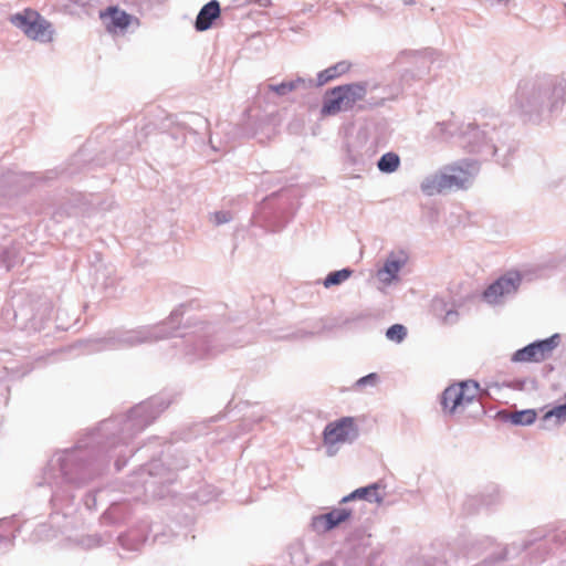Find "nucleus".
<instances>
[{
    "label": "nucleus",
    "mask_w": 566,
    "mask_h": 566,
    "mask_svg": "<svg viewBox=\"0 0 566 566\" xmlns=\"http://www.w3.org/2000/svg\"><path fill=\"white\" fill-rule=\"evenodd\" d=\"M493 502H494L493 500H482V503L485 504V505H490Z\"/></svg>",
    "instance_id": "obj_48"
},
{
    "label": "nucleus",
    "mask_w": 566,
    "mask_h": 566,
    "mask_svg": "<svg viewBox=\"0 0 566 566\" xmlns=\"http://www.w3.org/2000/svg\"><path fill=\"white\" fill-rule=\"evenodd\" d=\"M312 9H313V4L308 6V8H306V9H303V11H304V12H305V11H312Z\"/></svg>",
    "instance_id": "obj_51"
},
{
    "label": "nucleus",
    "mask_w": 566,
    "mask_h": 566,
    "mask_svg": "<svg viewBox=\"0 0 566 566\" xmlns=\"http://www.w3.org/2000/svg\"><path fill=\"white\" fill-rule=\"evenodd\" d=\"M524 384H525V381H524V380H515V381L511 385V387H512L513 389L522 390V389L524 388Z\"/></svg>",
    "instance_id": "obj_42"
},
{
    "label": "nucleus",
    "mask_w": 566,
    "mask_h": 566,
    "mask_svg": "<svg viewBox=\"0 0 566 566\" xmlns=\"http://www.w3.org/2000/svg\"><path fill=\"white\" fill-rule=\"evenodd\" d=\"M348 111H352V108L343 85L335 86L326 92L321 108L323 116H334L340 112Z\"/></svg>",
    "instance_id": "obj_13"
},
{
    "label": "nucleus",
    "mask_w": 566,
    "mask_h": 566,
    "mask_svg": "<svg viewBox=\"0 0 566 566\" xmlns=\"http://www.w3.org/2000/svg\"><path fill=\"white\" fill-rule=\"evenodd\" d=\"M88 541L91 542L88 544L90 546H98L99 545V541L96 538H90Z\"/></svg>",
    "instance_id": "obj_46"
},
{
    "label": "nucleus",
    "mask_w": 566,
    "mask_h": 566,
    "mask_svg": "<svg viewBox=\"0 0 566 566\" xmlns=\"http://www.w3.org/2000/svg\"><path fill=\"white\" fill-rule=\"evenodd\" d=\"M45 315H41L38 317L34 314H30V308L28 306H20L18 310L14 311V319L17 322V325L21 328H39L42 324Z\"/></svg>",
    "instance_id": "obj_23"
},
{
    "label": "nucleus",
    "mask_w": 566,
    "mask_h": 566,
    "mask_svg": "<svg viewBox=\"0 0 566 566\" xmlns=\"http://www.w3.org/2000/svg\"><path fill=\"white\" fill-rule=\"evenodd\" d=\"M197 118H198L199 120H201V122L207 123V120H206V119H203L202 117L197 116Z\"/></svg>",
    "instance_id": "obj_52"
},
{
    "label": "nucleus",
    "mask_w": 566,
    "mask_h": 566,
    "mask_svg": "<svg viewBox=\"0 0 566 566\" xmlns=\"http://www.w3.org/2000/svg\"><path fill=\"white\" fill-rule=\"evenodd\" d=\"M532 344L535 349V355L537 356V359L541 363L549 358L553 355L554 350L559 346L560 335L556 333L548 338L537 339Z\"/></svg>",
    "instance_id": "obj_21"
},
{
    "label": "nucleus",
    "mask_w": 566,
    "mask_h": 566,
    "mask_svg": "<svg viewBox=\"0 0 566 566\" xmlns=\"http://www.w3.org/2000/svg\"><path fill=\"white\" fill-rule=\"evenodd\" d=\"M563 566H566V563Z\"/></svg>",
    "instance_id": "obj_53"
},
{
    "label": "nucleus",
    "mask_w": 566,
    "mask_h": 566,
    "mask_svg": "<svg viewBox=\"0 0 566 566\" xmlns=\"http://www.w3.org/2000/svg\"><path fill=\"white\" fill-rule=\"evenodd\" d=\"M99 18L109 32L125 30L130 24L132 15L115 6L108 7L105 11H101Z\"/></svg>",
    "instance_id": "obj_15"
},
{
    "label": "nucleus",
    "mask_w": 566,
    "mask_h": 566,
    "mask_svg": "<svg viewBox=\"0 0 566 566\" xmlns=\"http://www.w3.org/2000/svg\"><path fill=\"white\" fill-rule=\"evenodd\" d=\"M294 85V91L298 88L307 90L314 86V81L312 78H305L298 76L295 80L290 81Z\"/></svg>",
    "instance_id": "obj_37"
},
{
    "label": "nucleus",
    "mask_w": 566,
    "mask_h": 566,
    "mask_svg": "<svg viewBox=\"0 0 566 566\" xmlns=\"http://www.w3.org/2000/svg\"><path fill=\"white\" fill-rule=\"evenodd\" d=\"M511 360L514 363H539L532 343L517 349Z\"/></svg>",
    "instance_id": "obj_29"
},
{
    "label": "nucleus",
    "mask_w": 566,
    "mask_h": 566,
    "mask_svg": "<svg viewBox=\"0 0 566 566\" xmlns=\"http://www.w3.org/2000/svg\"><path fill=\"white\" fill-rule=\"evenodd\" d=\"M447 304L442 298H434L432 308L434 315L441 317L446 324H454L458 321L459 314L453 308H446Z\"/></svg>",
    "instance_id": "obj_25"
},
{
    "label": "nucleus",
    "mask_w": 566,
    "mask_h": 566,
    "mask_svg": "<svg viewBox=\"0 0 566 566\" xmlns=\"http://www.w3.org/2000/svg\"><path fill=\"white\" fill-rule=\"evenodd\" d=\"M441 405L443 410L453 415L468 407L470 405V398L465 396L463 386L453 384L447 387L442 392Z\"/></svg>",
    "instance_id": "obj_14"
},
{
    "label": "nucleus",
    "mask_w": 566,
    "mask_h": 566,
    "mask_svg": "<svg viewBox=\"0 0 566 566\" xmlns=\"http://www.w3.org/2000/svg\"><path fill=\"white\" fill-rule=\"evenodd\" d=\"M378 375L376 373H370L361 378H359L356 382H355V387L357 389H361L366 386H370V387H374L377 385L378 382Z\"/></svg>",
    "instance_id": "obj_34"
},
{
    "label": "nucleus",
    "mask_w": 566,
    "mask_h": 566,
    "mask_svg": "<svg viewBox=\"0 0 566 566\" xmlns=\"http://www.w3.org/2000/svg\"><path fill=\"white\" fill-rule=\"evenodd\" d=\"M12 525V521L9 518H2L0 520V527H8L10 528Z\"/></svg>",
    "instance_id": "obj_44"
},
{
    "label": "nucleus",
    "mask_w": 566,
    "mask_h": 566,
    "mask_svg": "<svg viewBox=\"0 0 566 566\" xmlns=\"http://www.w3.org/2000/svg\"><path fill=\"white\" fill-rule=\"evenodd\" d=\"M496 418L503 422H510L514 426H530L535 422L537 413L534 409H524L515 412L500 410Z\"/></svg>",
    "instance_id": "obj_18"
},
{
    "label": "nucleus",
    "mask_w": 566,
    "mask_h": 566,
    "mask_svg": "<svg viewBox=\"0 0 566 566\" xmlns=\"http://www.w3.org/2000/svg\"><path fill=\"white\" fill-rule=\"evenodd\" d=\"M311 526L313 531L318 534H323L331 531V528H327V523L325 522V514L314 516L312 518Z\"/></svg>",
    "instance_id": "obj_35"
},
{
    "label": "nucleus",
    "mask_w": 566,
    "mask_h": 566,
    "mask_svg": "<svg viewBox=\"0 0 566 566\" xmlns=\"http://www.w3.org/2000/svg\"><path fill=\"white\" fill-rule=\"evenodd\" d=\"M253 3H256L260 7H269L271 6V0H252Z\"/></svg>",
    "instance_id": "obj_43"
},
{
    "label": "nucleus",
    "mask_w": 566,
    "mask_h": 566,
    "mask_svg": "<svg viewBox=\"0 0 566 566\" xmlns=\"http://www.w3.org/2000/svg\"><path fill=\"white\" fill-rule=\"evenodd\" d=\"M329 74L325 73V70L318 72L316 83H314L315 86H323L326 83L331 82V78L328 77Z\"/></svg>",
    "instance_id": "obj_39"
},
{
    "label": "nucleus",
    "mask_w": 566,
    "mask_h": 566,
    "mask_svg": "<svg viewBox=\"0 0 566 566\" xmlns=\"http://www.w3.org/2000/svg\"><path fill=\"white\" fill-rule=\"evenodd\" d=\"M10 21L33 41L48 43L53 39L54 29L52 23L35 10L25 9L12 15Z\"/></svg>",
    "instance_id": "obj_10"
},
{
    "label": "nucleus",
    "mask_w": 566,
    "mask_h": 566,
    "mask_svg": "<svg viewBox=\"0 0 566 566\" xmlns=\"http://www.w3.org/2000/svg\"><path fill=\"white\" fill-rule=\"evenodd\" d=\"M221 8L218 0L207 2L197 14L195 29L199 32L209 30L220 17Z\"/></svg>",
    "instance_id": "obj_16"
},
{
    "label": "nucleus",
    "mask_w": 566,
    "mask_h": 566,
    "mask_svg": "<svg viewBox=\"0 0 566 566\" xmlns=\"http://www.w3.org/2000/svg\"><path fill=\"white\" fill-rule=\"evenodd\" d=\"M415 3V0H405V4H413Z\"/></svg>",
    "instance_id": "obj_49"
},
{
    "label": "nucleus",
    "mask_w": 566,
    "mask_h": 566,
    "mask_svg": "<svg viewBox=\"0 0 566 566\" xmlns=\"http://www.w3.org/2000/svg\"><path fill=\"white\" fill-rule=\"evenodd\" d=\"M522 283L518 272H507L491 283L483 292V300L490 305H503L517 293Z\"/></svg>",
    "instance_id": "obj_12"
},
{
    "label": "nucleus",
    "mask_w": 566,
    "mask_h": 566,
    "mask_svg": "<svg viewBox=\"0 0 566 566\" xmlns=\"http://www.w3.org/2000/svg\"><path fill=\"white\" fill-rule=\"evenodd\" d=\"M17 178H18V176L13 172H8L2 176V178L0 180V196H7L9 193V191L3 189L2 184L11 185V184L15 182Z\"/></svg>",
    "instance_id": "obj_38"
},
{
    "label": "nucleus",
    "mask_w": 566,
    "mask_h": 566,
    "mask_svg": "<svg viewBox=\"0 0 566 566\" xmlns=\"http://www.w3.org/2000/svg\"><path fill=\"white\" fill-rule=\"evenodd\" d=\"M185 305L175 308L169 317L156 325L138 326L133 329H115L102 338L87 339L81 343L87 354L103 350H119L151 344L171 337L184 338L185 355L189 361L207 358L221 353L228 346H234L239 340H229L224 333L216 329L214 325L201 323L191 332L181 325Z\"/></svg>",
    "instance_id": "obj_2"
},
{
    "label": "nucleus",
    "mask_w": 566,
    "mask_h": 566,
    "mask_svg": "<svg viewBox=\"0 0 566 566\" xmlns=\"http://www.w3.org/2000/svg\"><path fill=\"white\" fill-rule=\"evenodd\" d=\"M551 544L566 546V530H556L546 535H541L539 532H533L506 547L502 558L513 553L528 552L533 555V562L539 563L544 559V556L548 554Z\"/></svg>",
    "instance_id": "obj_5"
},
{
    "label": "nucleus",
    "mask_w": 566,
    "mask_h": 566,
    "mask_svg": "<svg viewBox=\"0 0 566 566\" xmlns=\"http://www.w3.org/2000/svg\"><path fill=\"white\" fill-rule=\"evenodd\" d=\"M438 52L433 49L426 48L420 51L405 50L401 51L396 60V64L409 63L411 69H407L400 75L402 83L410 85L413 81L422 80L430 72L432 63L437 60Z\"/></svg>",
    "instance_id": "obj_9"
},
{
    "label": "nucleus",
    "mask_w": 566,
    "mask_h": 566,
    "mask_svg": "<svg viewBox=\"0 0 566 566\" xmlns=\"http://www.w3.org/2000/svg\"><path fill=\"white\" fill-rule=\"evenodd\" d=\"M130 505L127 500L122 502H114L103 514L105 524H122L130 515Z\"/></svg>",
    "instance_id": "obj_19"
},
{
    "label": "nucleus",
    "mask_w": 566,
    "mask_h": 566,
    "mask_svg": "<svg viewBox=\"0 0 566 566\" xmlns=\"http://www.w3.org/2000/svg\"><path fill=\"white\" fill-rule=\"evenodd\" d=\"M87 1H88V0H75V2H78V3L83 4V6H84Z\"/></svg>",
    "instance_id": "obj_50"
},
{
    "label": "nucleus",
    "mask_w": 566,
    "mask_h": 566,
    "mask_svg": "<svg viewBox=\"0 0 566 566\" xmlns=\"http://www.w3.org/2000/svg\"><path fill=\"white\" fill-rule=\"evenodd\" d=\"M85 504L88 509H91L93 505H95V497L88 494Z\"/></svg>",
    "instance_id": "obj_45"
},
{
    "label": "nucleus",
    "mask_w": 566,
    "mask_h": 566,
    "mask_svg": "<svg viewBox=\"0 0 566 566\" xmlns=\"http://www.w3.org/2000/svg\"><path fill=\"white\" fill-rule=\"evenodd\" d=\"M433 139L449 142L458 138L459 145L467 151L476 154L483 160L495 158L496 163L505 167L509 158L515 150L513 140H510L507 130L496 128L489 123L482 126L473 124L460 125L455 122H438L430 130Z\"/></svg>",
    "instance_id": "obj_3"
},
{
    "label": "nucleus",
    "mask_w": 566,
    "mask_h": 566,
    "mask_svg": "<svg viewBox=\"0 0 566 566\" xmlns=\"http://www.w3.org/2000/svg\"><path fill=\"white\" fill-rule=\"evenodd\" d=\"M175 479L174 473L164 467L159 460L143 465L135 476L128 481V486L133 489V499H139L144 493L151 492L154 495L164 496L157 493L153 488L156 484L170 483Z\"/></svg>",
    "instance_id": "obj_6"
},
{
    "label": "nucleus",
    "mask_w": 566,
    "mask_h": 566,
    "mask_svg": "<svg viewBox=\"0 0 566 566\" xmlns=\"http://www.w3.org/2000/svg\"><path fill=\"white\" fill-rule=\"evenodd\" d=\"M168 407L163 398L155 397L130 409L126 416H117L99 423L98 428L72 449L52 455L36 481L38 486L50 489V502L54 509L72 503L74 491L85 486L114 459L116 470L127 463L137 450L133 438L142 432Z\"/></svg>",
    "instance_id": "obj_1"
},
{
    "label": "nucleus",
    "mask_w": 566,
    "mask_h": 566,
    "mask_svg": "<svg viewBox=\"0 0 566 566\" xmlns=\"http://www.w3.org/2000/svg\"><path fill=\"white\" fill-rule=\"evenodd\" d=\"M14 537H15L14 534H11V535H2L1 534L0 535V545L2 543H4L6 545L11 546L12 545V541H13Z\"/></svg>",
    "instance_id": "obj_41"
},
{
    "label": "nucleus",
    "mask_w": 566,
    "mask_h": 566,
    "mask_svg": "<svg viewBox=\"0 0 566 566\" xmlns=\"http://www.w3.org/2000/svg\"><path fill=\"white\" fill-rule=\"evenodd\" d=\"M350 69V64L347 61H340L327 69H325V73L329 74L328 77L331 81L337 78L338 76L345 74Z\"/></svg>",
    "instance_id": "obj_31"
},
{
    "label": "nucleus",
    "mask_w": 566,
    "mask_h": 566,
    "mask_svg": "<svg viewBox=\"0 0 566 566\" xmlns=\"http://www.w3.org/2000/svg\"><path fill=\"white\" fill-rule=\"evenodd\" d=\"M359 437V428L354 417H342L326 424L323 441L327 457H334L339 451V444L353 443Z\"/></svg>",
    "instance_id": "obj_7"
},
{
    "label": "nucleus",
    "mask_w": 566,
    "mask_h": 566,
    "mask_svg": "<svg viewBox=\"0 0 566 566\" xmlns=\"http://www.w3.org/2000/svg\"><path fill=\"white\" fill-rule=\"evenodd\" d=\"M354 271L349 268H344L338 271L329 272L323 281L326 289L340 285L353 275Z\"/></svg>",
    "instance_id": "obj_26"
},
{
    "label": "nucleus",
    "mask_w": 566,
    "mask_h": 566,
    "mask_svg": "<svg viewBox=\"0 0 566 566\" xmlns=\"http://www.w3.org/2000/svg\"><path fill=\"white\" fill-rule=\"evenodd\" d=\"M312 335H314V333H313V332H310V333L302 332V334L296 335V337H304V336H312Z\"/></svg>",
    "instance_id": "obj_47"
},
{
    "label": "nucleus",
    "mask_w": 566,
    "mask_h": 566,
    "mask_svg": "<svg viewBox=\"0 0 566 566\" xmlns=\"http://www.w3.org/2000/svg\"><path fill=\"white\" fill-rule=\"evenodd\" d=\"M354 514L353 509L348 507H339L334 509L328 513H325V522L327 523V528H335L340 523L346 522Z\"/></svg>",
    "instance_id": "obj_24"
},
{
    "label": "nucleus",
    "mask_w": 566,
    "mask_h": 566,
    "mask_svg": "<svg viewBox=\"0 0 566 566\" xmlns=\"http://www.w3.org/2000/svg\"><path fill=\"white\" fill-rule=\"evenodd\" d=\"M380 484L371 483L367 486L358 488L350 494L344 496L340 503H347L356 500H364L369 503L381 504L384 502V495L379 493Z\"/></svg>",
    "instance_id": "obj_17"
},
{
    "label": "nucleus",
    "mask_w": 566,
    "mask_h": 566,
    "mask_svg": "<svg viewBox=\"0 0 566 566\" xmlns=\"http://www.w3.org/2000/svg\"><path fill=\"white\" fill-rule=\"evenodd\" d=\"M566 103V80L542 75L522 80L515 93V106L528 122L541 124L556 117Z\"/></svg>",
    "instance_id": "obj_4"
},
{
    "label": "nucleus",
    "mask_w": 566,
    "mask_h": 566,
    "mask_svg": "<svg viewBox=\"0 0 566 566\" xmlns=\"http://www.w3.org/2000/svg\"><path fill=\"white\" fill-rule=\"evenodd\" d=\"M407 336V328L401 324H394L386 331L389 340L401 343Z\"/></svg>",
    "instance_id": "obj_30"
},
{
    "label": "nucleus",
    "mask_w": 566,
    "mask_h": 566,
    "mask_svg": "<svg viewBox=\"0 0 566 566\" xmlns=\"http://www.w3.org/2000/svg\"><path fill=\"white\" fill-rule=\"evenodd\" d=\"M0 258L7 270L14 268L22 261L20 251L15 245L3 247L0 253Z\"/></svg>",
    "instance_id": "obj_28"
},
{
    "label": "nucleus",
    "mask_w": 566,
    "mask_h": 566,
    "mask_svg": "<svg viewBox=\"0 0 566 566\" xmlns=\"http://www.w3.org/2000/svg\"><path fill=\"white\" fill-rule=\"evenodd\" d=\"M118 542H119V544H120L124 548H126V549H130V551H133V549H136V548H137L135 545L133 546V545H129V544L127 543V535H119V536H118Z\"/></svg>",
    "instance_id": "obj_40"
},
{
    "label": "nucleus",
    "mask_w": 566,
    "mask_h": 566,
    "mask_svg": "<svg viewBox=\"0 0 566 566\" xmlns=\"http://www.w3.org/2000/svg\"><path fill=\"white\" fill-rule=\"evenodd\" d=\"M343 86L350 108H356L357 112H367L381 107L389 99L387 96L371 95L373 92L380 87L379 83L375 81L353 82Z\"/></svg>",
    "instance_id": "obj_11"
},
{
    "label": "nucleus",
    "mask_w": 566,
    "mask_h": 566,
    "mask_svg": "<svg viewBox=\"0 0 566 566\" xmlns=\"http://www.w3.org/2000/svg\"><path fill=\"white\" fill-rule=\"evenodd\" d=\"M268 88L280 96H285L294 91V85L290 81H284L280 84H269Z\"/></svg>",
    "instance_id": "obj_33"
},
{
    "label": "nucleus",
    "mask_w": 566,
    "mask_h": 566,
    "mask_svg": "<svg viewBox=\"0 0 566 566\" xmlns=\"http://www.w3.org/2000/svg\"><path fill=\"white\" fill-rule=\"evenodd\" d=\"M471 181V175L468 170L459 167L451 166L446 168L444 171L427 176L420 188L423 193L433 196L451 189H463Z\"/></svg>",
    "instance_id": "obj_8"
},
{
    "label": "nucleus",
    "mask_w": 566,
    "mask_h": 566,
    "mask_svg": "<svg viewBox=\"0 0 566 566\" xmlns=\"http://www.w3.org/2000/svg\"><path fill=\"white\" fill-rule=\"evenodd\" d=\"M543 182L551 190H559L566 188V169L560 167H547L543 177Z\"/></svg>",
    "instance_id": "obj_22"
},
{
    "label": "nucleus",
    "mask_w": 566,
    "mask_h": 566,
    "mask_svg": "<svg viewBox=\"0 0 566 566\" xmlns=\"http://www.w3.org/2000/svg\"><path fill=\"white\" fill-rule=\"evenodd\" d=\"M400 165V158L396 153L389 151L384 154L378 163L377 167L381 172L391 174L398 169Z\"/></svg>",
    "instance_id": "obj_27"
},
{
    "label": "nucleus",
    "mask_w": 566,
    "mask_h": 566,
    "mask_svg": "<svg viewBox=\"0 0 566 566\" xmlns=\"http://www.w3.org/2000/svg\"><path fill=\"white\" fill-rule=\"evenodd\" d=\"M211 220L216 226L224 224L232 220V214L229 211H218L213 213Z\"/></svg>",
    "instance_id": "obj_36"
},
{
    "label": "nucleus",
    "mask_w": 566,
    "mask_h": 566,
    "mask_svg": "<svg viewBox=\"0 0 566 566\" xmlns=\"http://www.w3.org/2000/svg\"><path fill=\"white\" fill-rule=\"evenodd\" d=\"M405 265V261L397 259L394 254L389 255L384 266L377 271V277L384 284H390L398 279V273Z\"/></svg>",
    "instance_id": "obj_20"
},
{
    "label": "nucleus",
    "mask_w": 566,
    "mask_h": 566,
    "mask_svg": "<svg viewBox=\"0 0 566 566\" xmlns=\"http://www.w3.org/2000/svg\"><path fill=\"white\" fill-rule=\"evenodd\" d=\"M459 384L463 386V391L465 396L470 398V403H472L478 396L479 384L474 380H464Z\"/></svg>",
    "instance_id": "obj_32"
}]
</instances>
